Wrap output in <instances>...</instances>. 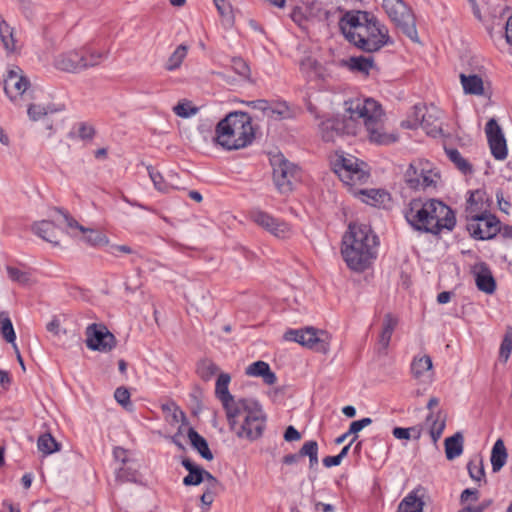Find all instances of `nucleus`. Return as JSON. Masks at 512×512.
I'll use <instances>...</instances> for the list:
<instances>
[{"label": "nucleus", "instance_id": "f257e3e1", "mask_svg": "<svg viewBox=\"0 0 512 512\" xmlns=\"http://www.w3.org/2000/svg\"><path fill=\"white\" fill-rule=\"evenodd\" d=\"M346 113L342 118L327 119L320 124V134L325 142H334L337 137L355 135L362 122L369 140L377 144H390L397 141L393 133L384 131L385 113L382 106L374 99L345 102Z\"/></svg>", "mask_w": 512, "mask_h": 512}, {"label": "nucleus", "instance_id": "f03ea898", "mask_svg": "<svg viewBox=\"0 0 512 512\" xmlns=\"http://www.w3.org/2000/svg\"><path fill=\"white\" fill-rule=\"evenodd\" d=\"M230 381L228 373H220L215 395L223 405L230 429L239 438L255 440L263 434L266 416L257 401L246 398L235 400L228 390Z\"/></svg>", "mask_w": 512, "mask_h": 512}, {"label": "nucleus", "instance_id": "7ed1b4c3", "mask_svg": "<svg viewBox=\"0 0 512 512\" xmlns=\"http://www.w3.org/2000/svg\"><path fill=\"white\" fill-rule=\"evenodd\" d=\"M345 38L365 52H376L390 42L388 29L367 11L346 12L339 21Z\"/></svg>", "mask_w": 512, "mask_h": 512}, {"label": "nucleus", "instance_id": "20e7f679", "mask_svg": "<svg viewBox=\"0 0 512 512\" xmlns=\"http://www.w3.org/2000/svg\"><path fill=\"white\" fill-rule=\"evenodd\" d=\"M342 244L343 258L353 271L363 272L376 258L378 238L369 225L350 223Z\"/></svg>", "mask_w": 512, "mask_h": 512}, {"label": "nucleus", "instance_id": "39448f33", "mask_svg": "<svg viewBox=\"0 0 512 512\" xmlns=\"http://www.w3.org/2000/svg\"><path fill=\"white\" fill-rule=\"evenodd\" d=\"M215 142L226 150H238L252 143L255 132L252 118L246 112L234 111L216 126Z\"/></svg>", "mask_w": 512, "mask_h": 512}, {"label": "nucleus", "instance_id": "423d86ee", "mask_svg": "<svg viewBox=\"0 0 512 512\" xmlns=\"http://www.w3.org/2000/svg\"><path fill=\"white\" fill-rule=\"evenodd\" d=\"M283 338L324 355L329 352L332 340V336L327 331L314 327L287 330Z\"/></svg>", "mask_w": 512, "mask_h": 512}, {"label": "nucleus", "instance_id": "0eeeda50", "mask_svg": "<svg viewBox=\"0 0 512 512\" xmlns=\"http://www.w3.org/2000/svg\"><path fill=\"white\" fill-rule=\"evenodd\" d=\"M383 8L398 29L413 42H419L414 15L402 0H383Z\"/></svg>", "mask_w": 512, "mask_h": 512}, {"label": "nucleus", "instance_id": "6e6552de", "mask_svg": "<svg viewBox=\"0 0 512 512\" xmlns=\"http://www.w3.org/2000/svg\"><path fill=\"white\" fill-rule=\"evenodd\" d=\"M438 173L433 172L428 161L417 160L412 162L405 172V182L411 189L425 190L436 187Z\"/></svg>", "mask_w": 512, "mask_h": 512}, {"label": "nucleus", "instance_id": "1a4fd4ad", "mask_svg": "<svg viewBox=\"0 0 512 512\" xmlns=\"http://www.w3.org/2000/svg\"><path fill=\"white\" fill-rule=\"evenodd\" d=\"M334 172L350 187L363 184L369 178V174L360 167L358 159L351 155L339 156L334 163Z\"/></svg>", "mask_w": 512, "mask_h": 512}, {"label": "nucleus", "instance_id": "9d476101", "mask_svg": "<svg viewBox=\"0 0 512 512\" xmlns=\"http://www.w3.org/2000/svg\"><path fill=\"white\" fill-rule=\"evenodd\" d=\"M4 91L11 101L33 99L30 80L17 66L7 72L4 78Z\"/></svg>", "mask_w": 512, "mask_h": 512}, {"label": "nucleus", "instance_id": "9b49d317", "mask_svg": "<svg viewBox=\"0 0 512 512\" xmlns=\"http://www.w3.org/2000/svg\"><path fill=\"white\" fill-rule=\"evenodd\" d=\"M467 221V230L477 240L492 239L500 231V221L492 214H472L471 218L467 219Z\"/></svg>", "mask_w": 512, "mask_h": 512}, {"label": "nucleus", "instance_id": "f8f14e48", "mask_svg": "<svg viewBox=\"0 0 512 512\" xmlns=\"http://www.w3.org/2000/svg\"><path fill=\"white\" fill-rule=\"evenodd\" d=\"M271 165L273 167V179L277 189L281 193L292 191L293 183L297 179V166L285 159L282 154L273 156Z\"/></svg>", "mask_w": 512, "mask_h": 512}, {"label": "nucleus", "instance_id": "ddd939ff", "mask_svg": "<svg viewBox=\"0 0 512 512\" xmlns=\"http://www.w3.org/2000/svg\"><path fill=\"white\" fill-rule=\"evenodd\" d=\"M428 209L430 215V228L428 233L439 234L443 229L451 231L455 224L456 218L453 210L439 200H429Z\"/></svg>", "mask_w": 512, "mask_h": 512}, {"label": "nucleus", "instance_id": "4468645a", "mask_svg": "<svg viewBox=\"0 0 512 512\" xmlns=\"http://www.w3.org/2000/svg\"><path fill=\"white\" fill-rule=\"evenodd\" d=\"M85 344L92 351L108 353L112 351L117 340L104 324H90L85 331Z\"/></svg>", "mask_w": 512, "mask_h": 512}, {"label": "nucleus", "instance_id": "2eb2a0df", "mask_svg": "<svg viewBox=\"0 0 512 512\" xmlns=\"http://www.w3.org/2000/svg\"><path fill=\"white\" fill-rule=\"evenodd\" d=\"M427 206L428 201L423 202L421 199H413L405 212V218L416 230L428 233V229L431 225Z\"/></svg>", "mask_w": 512, "mask_h": 512}, {"label": "nucleus", "instance_id": "dca6fc26", "mask_svg": "<svg viewBox=\"0 0 512 512\" xmlns=\"http://www.w3.org/2000/svg\"><path fill=\"white\" fill-rule=\"evenodd\" d=\"M491 153L497 160H504L507 157V145L500 126L495 119H490L485 127Z\"/></svg>", "mask_w": 512, "mask_h": 512}, {"label": "nucleus", "instance_id": "f3484780", "mask_svg": "<svg viewBox=\"0 0 512 512\" xmlns=\"http://www.w3.org/2000/svg\"><path fill=\"white\" fill-rule=\"evenodd\" d=\"M252 219L257 225L263 227L276 237L285 238L290 232L288 224L278 221L265 212H254L252 214Z\"/></svg>", "mask_w": 512, "mask_h": 512}, {"label": "nucleus", "instance_id": "a211bd4d", "mask_svg": "<svg viewBox=\"0 0 512 512\" xmlns=\"http://www.w3.org/2000/svg\"><path fill=\"white\" fill-rule=\"evenodd\" d=\"M426 490L417 486L399 503L397 512H423Z\"/></svg>", "mask_w": 512, "mask_h": 512}, {"label": "nucleus", "instance_id": "6ab92c4d", "mask_svg": "<svg viewBox=\"0 0 512 512\" xmlns=\"http://www.w3.org/2000/svg\"><path fill=\"white\" fill-rule=\"evenodd\" d=\"M82 61V54L73 50L57 56L54 60V66L63 72L76 73L83 70Z\"/></svg>", "mask_w": 512, "mask_h": 512}, {"label": "nucleus", "instance_id": "aec40b11", "mask_svg": "<svg viewBox=\"0 0 512 512\" xmlns=\"http://www.w3.org/2000/svg\"><path fill=\"white\" fill-rule=\"evenodd\" d=\"M473 274L477 288L487 294L494 293L496 289V282L492 275L491 270L485 263H480L474 266Z\"/></svg>", "mask_w": 512, "mask_h": 512}, {"label": "nucleus", "instance_id": "412c9836", "mask_svg": "<svg viewBox=\"0 0 512 512\" xmlns=\"http://www.w3.org/2000/svg\"><path fill=\"white\" fill-rule=\"evenodd\" d=\"M301 70L310 78L327 81L331 78V71L327 66L321 65L316 59L306 57L301 61Z\"/></svg>", "mask_w": 512, "mask_h": 512}, {"label": "nucleus", "instance_id": "4be33fe9", "mask_svg": "<svg viewBox=\"0 0 512 512\" xmlns=\"http://www.w3.org/2000/svg\"><path fill=\"white\" fill-rule=\"evenodd\" d=\"M34 233L53 245H59L60 228L54 222L42 220L36 222L32 227Z\"/></svg>", "mask_w": 512, "mask_h": 512}, {"label": "nucleus", "instance_id": "5701e85b", "mask_svg": "<svg viewBox=\"0 0 512 512\" xmlns=\"http://www.w3.org/2000/svg\"><path fill=\"white\" fill-rule=\"evenodd\" d=\"M246 374L253 377H262L264 383L268 385H273L277 380L276 374L271 371L269 364L264 361H256L249 365Z\"/></svg>", "mask_w": 512, "mask_h": 512}, {"label": "nucleus", "instance_id": "b1692460", "mask_svg": "<svg viewBox=\"0 0 512 512\" xmlns=\"http://www.w3.org/2000/svg\"><path fill=\"white\" fill-rule=\"evenodd\" d=\"M459 77L465 94L477 96L484 94V82L479 75L461 73Z\"/></svg>", "mask_w": 512, "mask_h": 512}, {"label": "nucleus", "instance_id": "393cba45", "mask_svg": "<svg viewBox=\"0 0 512 512\" xmlns=\"http://www.w3.org/2000/svg\"><path fill=\"white\" fill-rule=\"evenodd\" d=\"M357 193L363 202L374 207L385 206L390 201L389 193L382 189H361Z\"/></svg>", "mask_w": 512, "mask_h": 512}, {"label": "nucleus", "instance_id": "a878e982", "mask_svg": "<svg viewBox=\"0 0 512 512\" xmlns=\"http://www.w3.org/2000/svg\"><path fill=\"white\" fill-rule=\"evenodd\" d=\"M203 494L200 496L202 512H208L215 498L223 492L221 482H205Z\"/></svg>", "mask_w": 512, "mask_h": 512}, {"label": "nucleus", "instance_id": "bb28decb", "mask_svg": "<svg viewBox=\"0 0 512 512\" xmlns=\"http://www.w3.org/2000/svg\"><path fill=\"white\" fill-rule=\"evenodd\" d=\"M507 458H508V453H507V449L504 444V441L502 439H498L494 443L492 451H491L490 461H491L492 471L493 472L500 471L503 468V466L505 465Z\"/></svg>", "mask_w": 512, "mask_h": 512}, {"label": "nucleus", "instance_id": "cd10ccee", "mask_svg": "<svg viewBox=\"0 0 512 512\" xmlns=\"http://www.w3.org/2000/svg\"><path fill=\"white\" fill-rule=\"evenodd\" d=\"M420 126L429 136L437 137L442 134L441 122L433 111L426 110L425 114L421 115Z\"/></svg>", "mask_w": 512, "mask_h": 512}, {"label": "nucleus", "instance_id": "c85d7f7f", "mask_svg": "<svg viewBox=\"0 0 512 512\" xmlns=\"http://www.w3.org/2000/svg\"><path fill=\"white\" fill-rule=\"evenodd\" d=\"M398 324V318L388 313L384 316L383 319V329L379 337V345L381 348L386 351L389 347V343L392 337V334Z\"/></svg>", "mask_w": 512, "mask_h": 512}, {"label": "nucleus", "instance_id": "c756f323", "mask_svg": "<svg viewBox=\"0 0 512 512\" xmlns=\"http://www.w3.org/2000/svg\"><path fill=\"white\" fill-rule=\"evenodd\" d=\"M445 454L448 460H453L460 456L463 452V435L456 432L453 436L448 437L444 441Z\"/></svg>", "mask_w": 512, "mask_h": 512}, {"label": "nucleus", "instance_id": "7c9ffc66", "mask_svg": "<svg viewBox=\"0 0 512 512\" xmlns=\"http://www.w3.org/2000/svg\"><path fill=\"white\" fill-rule=\"evenodd\" d=\"M188 438L193 448L206 460H212L213 454L208 447V443L194 428L188 429Z\"/></svg>", "mask_w": 512, "mask_h": 512}, {"label": "nucleus", "instance_id": "2f4dec72", "mask_svg": "<svg viewBox=\"0 0 512 512\" xmlns=\"http://www.w3.org/2000/svg\"><path fill=\"white\" fill-rule=\"evenodd\" d=\"M0 39L8 53H14L17 51L16 39L14 37V28H12L3 19L0 20Z\"/></svg>", "mask_w": 512, "mask_h": 512}, {"label": "nucleus", "instance_id": "473e14b6", "mask_svg": "<svg viewBox=\"0 0 512 512\" xmlns=\"http://www.w3.org/2000/svg\"><path fill=\"white\" fill-rule=\"evenodd\" d=\"M0 333L8 343L12 344L13 346L16 345V334L13 328V324L8 316V313L5 311L0 312Z\"/></svg>", "mask_w": 512, "mask_h": 512}, {"label": "nucleus", "instance_id": "72a5a7b5", "mask_svg": "<svg viewBox=\"0 0 512 512\" xmlns=\"http://www.w3.org/2000/svg\"><path fill=\"white\" fill-rule=\"evenodd\" d=\"M446 154L451 162L464 174H471L473 172L472 165L461 155V153L454 148L445 149Z\"/></svg>", "mask_w": 512, "mask_h": 512}, {"label": "nucleus", "instance_id": "f704fd0d", "mask_svg": "<svg viewBox=\"0 0 512 512\" xmlns=\"http://www.w3.org/2000/svg\"><path fill=\"white\" fill-rule=\"evenodd\" d=\"M188 53V46L185 44L179 45L175 51L170 55L166 63V69L173 71L180 68L182 62L186 58Z\"/></svg>", "mask_w": 512, "mask_h": 512}, {"label": "nucleus", "instance_id": "c9c22d12", "mask_svg": "<svg viewBox=\"0 0 512 512\" xmlns=\"http://www.w3.org/2000/svg\"><path fill=\"white\" fill-rule=\"evenodd\" d=\"M266 117L271 120H282L290 117V109L285 102H273L267 110Z\"/></svg>", "mask_w": 512, "mask_h": 512}, {"label": "nucleus", "instance_id": "e433bc0d", "mask_svg": "<svg viewBox=\"0 0 512 512\" xmlns=\"http://www.w3.org/2000/svg\"><path fill=\"white\" fill-rule=\"evenodd\" d=\"M432 369V359L428 355L415 358L411 365V370L415 378H420L425 372Z\"/></svg>", "mask_w": 512, "mask_h": 512}, {"label": "nucleus", "instance_id": "4c0bfd02", "mask_svg": "<svg viewBox=\"0 0 512 512\" xmlns=\"http://www.w3.org/2000/svg\"><path fill=\"white\" fill-rule=\"evenodd\" d=\"M219 371V367L211 360H202L198 364L197 373L205 381H210Z\"/></svg>", "mask_w": 512, "mask_h": 512}, {"label": "nucleus", "instance_id": "58836bf2", "mask_svg": "<svg viewBox=\"0 0 512 512\" xmlns=\"http://www.w3.org/2000/svg\"><path fill=\"white\" fill-rule=\"evenodd\" d=\"M55 111L56 109L52 105L30 104L27 114L32 121H39Z\"/></svg>", "mask_w": 512, "mask_h": 512}, {"label": "nucleus", "instance_id": "ea45409f", "mask_svg": "<svg viewBox=\"0 0 512 512\" xmlns=\"http://www.w3.org/2000/svg\"><path fill=\"white\" fill-rule=\"evenodd\" d=\"M373 59L371 57H351L349 59L348 65L351 70H356L364 73L365 75L369 74V70L373 67Z\"/></svg>", "mask_w": 512, "mask_h": 512}, {"label": "nucleus", "instance_id": "a19ab883", "mask_svg": "<svg viewBox=\"0 0 512 512\" xmlns=\"http://www.w3.org/2000/svg\"><path fill=\"white\" fill-rule=\"evenodd\" d=\"M447 413L444 410H438L436 413L431 412L426 417V422L430 423V431L436 429V431L443 432L446 427Z\"/></svg>", "mask_w": 512, "mask_h": 512}, {"label": "nucleus", "instance_id": "79ce46f5", "mask_svg": "<svg viewBox=\"0 0 512 512\" xmlns=\"http://www.w3.org/2000/svg\"><path fill=\"white\" fill-rule=\"evenodd\" d=\"M37 445L38 449L46 455L52 454L59 450V444L49 433L41 435L38 438Z\"/></svg>", "mask_w": 512, "mask_h": 512}, {"label": "nucleus", "instance_id": "37998d69", "mask_svg": "<svg viewBox=\"0 0 512 512\" xmlns=\"http://www.w3.org/2000/svg\"><path fill=\"white\" fill-rule=\"evenodd\" d=\"M301 455L309 457V467L312 469L318 465V444L316 441H307L301 447Z\"/></svg>", "mask_w": 512, "mask_h": 512}, {"label": "nucleus", "instance_id": "c03bdc74", "mask_svg": "<svg viewBox=\"0 0 512 512\" xmlns=\"http://www.w3.org/2000/svg\"><path fill=\"white\" fill-rule=\"evenodd\" d=\"M512 352V327L508 326L506 328V332L502 339L500 349H499V358L504 363H506L510 357Z\"/></svg>", "mask_w": 512, "mask_h": 512}, {"label": "nucleus", "instance_id": "a18cd8bd", "mask_svg": "<svg viewBox=\"0 0 512 512\" xmlns=\"http://www.w3.org/2000/svg\"><path fill=\"white\" fill-rule=\"evenodd\" d=\"M199 111V108L192 105L189 100H181L177 105L173 107V112L181 118H189L195 115Z\"/></svg>", "mask_w": 512, "mask_h": 512}, {"label": "nucleus", "instance_id": "49530a36", "mask_svg": "<svg viewBox=\"0 0 512 512\" xmlns=\"http://www.w3.org/2000/svg\"><path fill=\"white\" fill-rule=\"evenodd\" d=\"M467 469L472 480H481L485 476L483 459L479 456L469 461Z\"/></svg>", "mask_w": 512, "mask_h": 512}, {"label": "nucleus", "instance_id": "de8ad7c7", "mask_svg": "<svg viewBox=\"0 0 512 512\" xmlns=\"http://www.w3.org/2000/svg\"><path fill=\"white\" fill-rule=\"evenodd\" d=\"M6 271L11 281L20 285H28L30 282V273L14 266H7Z\"/></svg>", "mask_w": 512, "mask_h": 512}, {"label": "nucleus", "instance_id": "09e8293b", "mask_svg": "<svg viewBox=\"0 0 512 512\" xmlns=\"http://www.w3.org/2000/svg\"><path fill=\"white\" fill-rule=\"evenodd\" d=\"M83 233L85 234L84 240L90 245L97 246L106 244L108 242L105 235H103L101 232L97 230L86 228V231Z\"/></svg>", "mask_w": 512, "mask_h": 512}, {"label": "nucleus", "instance_id": "8fccbe9b", "mask_svg": "<svg viewBox=\"0 0 512 512\" xmlns=\"http://www.w3.org/2000/svg\"><path fill=\"white\" fill-rule=\"evenodd\" d=\"M149 177L152 180L154 187L160 192H167L169 186L165 183L163 176L152 166L147 167Z\"/></svg>", "mask_w": 512, "mask_h": 512}, {"label": "nucleus", "instance_id": "3c124183", "mask_svg": "<svg viewBox=\"0 0 512 512\" xmlns=\"http://www.w3.org/2000/svg\"><path fill=\"white\" fill-rule=\"evenodd\" d=\"M82 57V68L87 69L99 65L104 57V54L98 51H92L85 55L82 54Z\"/></svg>", "mask_w": 512, "mask_h": 512}, {"label": "nucleus", "instance_id": "603ef678", "mask_svg": "<svg viewBox=\"0 0 512 512\" xmlns=\"http://www.w3.org/2000/svg\"><path fill=\"white\" fill-rule=\"evenodd\" d=\"M480 200H482V192L480 190H476L470 193L465 209L466 219L471 218L472 214H479V212L473 210V206H477Z\"/></svg>", "mask_w": 512, "mask_h": 512}, {"label": "nucleus", "instance_id": "864d4df0", "mask_svg": "<svg viewBox=\"0 0 512 512\" xmlns=\"http://www.w3.org/2000/svg\"><path fill=\"white\" fill-rule=\"evenodd\" d=\"M114 398L124 408L131 405L130 392L125 387H118L114 392Z\"/></svg>", "mask_w": 512, "mask_h": 512}, {"label": "nucleus", "instance_id": "5fc2aeb1", "mask_svg": "<svg viewBox=\"0 0 512 512\" xmlns=\"http://www.w3.org/2000/svg\"><path fill=\"white\" fill-rule=\"evenodd\" d=\"M479 499V491L476 488L465 489L460 496V501L462 504H470L478 501Z\"/></svg>", "mask_w": 512, "mask_h": 512}, {"label": "nucleus", "instance_id": "6e6d98bb", "mask_svg": "<svg viewBox=\"0 0 512 512\" xmlns=\"http://www.w3.org/2000/svg\"><path fill=\"white\" fill-rule=\"evenodd\" d=\"M95 128L87 123H81L78 129V135L83 140H91L95 136Z\"/></svg>", "mask_w": 512, "mask_h": 512}, {"label": "nucleus", "instance_id": "4d7b16f0", "mask_svg": "<svg viewBox=\"0 0 512 512\" xmlns=\"http://www.w3.org/2000/svg\"><path fill=\"white\" fill-rule=\"evenodd\" d=\"M372 423V419L371 418H362L360 420H357V421H354L350 424V427H349V430H348V433L349 434H354L355 436H357V433L360 432L363 428H365L366 426L370 425Z\"/></svg>", "mask_w": 512, "mask_h": 512}, {"label": "nucleus", "instance_id": "13d9d810", "mask_svg": "<svg viewBox=\"0 0 512 512\" xmlns=\"http://www.w3.org/2000/svg\"><path fill=\"white\" fill-rule=\"evenodd\" d=\"M137 477V471L133 467L128 466L126 468L120 467L117 475L118 480H135Z\"/></svg>", "mask_w": 512, "mask_h": 512}, {"label": "nucleus", "instance_id": "bf43d9fd", "mask_svg": "<svg viewBox=\"0 0 512 512\" xmlns=\"http://www.w3.org/2000/svg\"><path fill=\"white\" fill-rule=\"evenodd\" d=\"M233 68H234L235 72L241 76L246 77L249 75V72H250L249 66L241 58L233 59Z\"/></svg>", "mask_w": 512, "mask_h": 512}, {"label": "nucleus", "instance_id": "052dcab7", "mask_svg": "<svg viewBox=\"0 0 512 512\" xmlns=\"http://www.w3.org/2000/svg\"><path fill=\"white\" fill-rule=\"evenodd\" d=\"M411 430H416V427L402 428L395 427L393 429V436L400 440H409L411 438Z\"/></svg>", "mask_w": 512, "mask_h": 512}, {"label": "nucleus", "instance_id": "680f3d73", "mask_svg": "<svg viewBox=\"0 0 512 512\" xmlns=\"http://www.w3.org/2000/svg\"><path fill=\"white\" fill-rule=\"evenodd\" d=\"M54 211L59 214H62L64 220L66 221V223L69 227L76 228V229L80 230L81 232L86 231V228L84 226L80 225L75 219H73L69 215L65 214L64 212H62V210L55 208Z\"/></svg>", "mask_w": 512, "mask_h": 512}, {"label": "nucleus", "instance_id": "e2e57ef3", "mask_svg": "<svg viewBox=\"0 0 512 512\" xmlns=\"http://www.w3.org/2000/svg\"><path fill=\"white\" fill-rule=\"evenodd\" d=\"M496 199H497V203H498V206H499V209L506 213V214H509V210H510V203L504 198V194L502 192V190H498L496 192Z\"/></svg>", "mask_w": 512, "mask_h": 512}, {"label": "nucleus", "instance_id": "0e129e2a", "mask_svg": "<svg viewBox=\"0 0 512 512\" xmlns=\"http://www.w3.org/2000/svg\"><path fill=\"white\" fill-rule=\"evenodd\" d=\"M249 105L253 109H256V110H259V111L263 112L264 116H266L267 110H268V108L270 106V102H268L267 100H264V99H258V100L251 101L249 103Z\"/></svg>", "mask_w": 512, "mask_h": 512}, {"label": "nucleus", "instance_id": "69168bd1", "mask_svg": "<svg viewBox=\"0 0 512 512\" xmlns=\"http://www.w3.org/2000/svg\"><path fill=\"white\" fill-rule=\"evenodd\" d=\"M183 480H204V469L195 465L190 473Z\"/></svg>", "mask_w": 512, "mask_h": 512}, {"label": "nucleus", "instance_id": "338daca9", "mask_svg": "<svg viewBox=\"0 0 512 512\" xmlns=\"http://www.w3.org/2000/svg\"><path fill=\"white\" fill-rule=\"evenodd\" d=\"M301 438V434L293 427L288 426L285 433H284V439L288 442L291 441H297Z\"/></svg>", "mask_w": 512, "mask_h": 512}, {"label": "nucleus", "instance_id": "774afa93", "mask_svg": "<svg viewBox=\"0 0 512 512\" xmlns=\"http://www.w3.org/2000/svg\"><path fill=\"white\" fill-rule=\"evenodd\" d=\"M172 420L176 423H182V425H187L188 420L185 415V413L178 407L174 409V411L171 413Z\"/></svg>", "mask_w": 512, "mask_h": 512}]
</instances>
